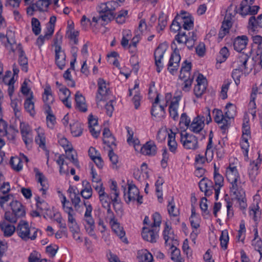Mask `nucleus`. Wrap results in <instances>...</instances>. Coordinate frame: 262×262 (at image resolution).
Instances as JSON below:
<instances>
[{
	"instance_id": "nucleus-1",
	"label": "nucleus",
	"mask_w": 262,
	"mask_h": 262,
	"mask_svg": "<svg viewBox=\"0 0 262 262\" xmlns=\"http://www.w3.org/2000/svg\"><path fill=\"white\" fill-rule=\"evenodd\" d=\"M226 176L230 183L231 195L238 201L241 209L245 210L247 207V199L236 167L230 165L226 169Z\"/></svg>"
},
{
	"instance_id": "nucleus-2",
	"label": "nucleus",
	"mask_w": 262,
	"mask_h": 262,
	"mask_svg": "<svg viewBox=\"0 0 262 262\" xmlns=\"http://www.w3.org/2000/svg\"><path fill=\"white\" fill-rule=\"evenodd\" d=\"M7 49L12 52H14L15 50H17L18 52V63L21 67V70L25 72L28 71V59L26 56L24 51L23 50L21 44H17L15 38L13 37L7 38V43L5 44Z\"/></svg>"
},
{
	"instance_id": "nucleus-3",
	"label": "nucleus",
	"mask_w": 262,
	"mask_h": 262,
	"mask_svg": "<svg viewBox=\"0 0 262 262\" xmlns=\"http://www.w3.org/2000/svg\"><path fill=\"white\" fill-rule=\"evenodd\" d=\"M118 5V3L114 1L101 4L98 11L101 14L102 21L108 23L114 19L116 16L115 10Z\"/></svg>"
},
{
	"instance_id": "nucleus-4",
	"label": "nucleus",
	"mask_w": 262,
	"mask_h": 262,
	"mask_svg": "<svg viewBox=\"0 0 262 262\" xmlns=\"http://www.w3.org/2000/svg\"><path fill=\"white\" fill-rule=\"evenodd\" d=\"M38 229L30 227L28 223L25 221H20L16 228L18 235L24 241L29 239L35 240L37 236Z\"/></svg>"
},
{
	"instance_id": "nucleus-5",
	"label": "nucleus",
	"mask_w": 262,
	"mask_h": 262,
	"mask_svg": "<svg viewBox=\"0 0 262 262\" xmlns=\"http://www.w3.org/2000/svg\"><path fill=\"white\" fill-rule=\"evenodd\" d=\"M191 67V62L187 60H185L182 64L179 78L183 80V85L182 89L185 92L189 91L190 89L194 78V75H191L190 74Z\"/></svg>"
},
{
	"instance_id": "nucleus-6",
	"label": "nucleus",
	"mask_w": 262,
	"mask_h": 262,
	"mask_svg": "<svg viewBox=\"0 0 262 262\" xmlns=\"http://www.w3.org/2000/svg\"><path fill=\"white\" fill-rule=\"evenodd\" d=\"M84 205L86 209L83 219L85 223V229L90 235L96 238L97 236L94 232L95 227V221L92 216V212L93 210L92 206L90 203L88 204V202H84Z\"/></svg>"
},
{
	"instance_id": "nucleus-7",
	"label": "nucleus",
	"mask_w": 262,
	"mask_h": 262,
	"mask_svg": "<svg viewBox=\"0 0 262 262\" xmlns=\"http://www.w3.org/2000/svg\"><path fill=\"white\" fill-rule=\"evenodd\" d=\"M213 137V134L212 130L209 133V141L206 147L205 151V156L200 155H196L195 158V166L202 167L203 164L208 161L209 159L211 160L213 156V142L212 139Z\"/></svg>"
},
{
	"instance_id": "nucleus-8",
	"label": "nucleus",
	"mask_w": 262,
	"mask_h": 262,
	"mask_svg": "<svg viewBox=\"0 0 262 262\" xmlns=\"http://www.w3.org/2000/svg\"><path fill=\"white\" fill-rule=\"evenodd\" d=\"M171 48L173 49V51L170 55V57L167 65V69L168 71L174 75L177 73L178 69L180 66V62L181 60V56L179 53V50L181 48L179 49L173 41Z\"/></svg>"
},
{
	"instance_id": "nucleus-9",
	"label": "nucleus",
	"mask_w": 262,
	"mask_h": 262,
	"mask_svg": "<svg viewBox=\"0 0 262 262\" xmlns=\"http://www.w3.org/2000/svg\"><path fill=\"white\" fill-rule=\"evenodd\" d=\"M109 89L105 81L101 78L98 80V90L96 96V101L98 107H102L107 100Z\"/></svg>"
},
{
	"instance_id": "nucleus-10",
	"label": "nucleus",
	"mask_w": 262,
	"mask_h": 262,
	"mask_svg": "<svg viewBox=\"0 0 262 262\" xmlns=\"http://www.w3.org/2000/svg\"><path fill=\"white\" fill-rule=\"evenodd\" d=\"M180 141L187 149L195 150L199 148L198 138L192 134L180 133Z\"/></svg>"
},
{
	"instance_id": "nucleus-11",
	"label": "nucleus",
	"mask_w": 262,
	"mask_h": 262,
	"mask_svg": "<svg viewBox=\"0 0 262 262\" xmlns=\"http://www.w3.org/2000/svg\"><path fill=\"white\" fill-rule=\"evenodd\" d=\"M250 129L248 122L243 124V135L241 141V147L243 150V154L247 159L248 158V151L249 144L248 140L250 138Z\"/></svg>"
},
{
	"instance_id": "nucleus-12",
	"label": "nucleus",
	"mask_w": 262,
	"mask_h": 262,
	"mask_svg": "<svg viewBox=\"0 0 262 262\" xmlns=\"http://www.w3.org/2000/svg\"><path fill=\"white\" fill-rule=\"evenodd\" d=\"M22 139L27 147H31L33 143V131L30 126L26 122H20L19 126Z\"/></svg>"
},
{
	"instance_id": "nucleus-13",
	"label": "nucleus",
	"mask_w": 262,
	"mask_h": 262,
	"mask_svg": "<svg viewBox=\"0 0 262 262\" xmlns=\"http://www.w3.org/2000/svg\"><path fill=\"white\" fill-rule=\"evenodd\" d=\"M214 121L218 124H221L220 128L222 133L225 134L229 127L230 123L228 119L223 115L221 110L215 108L213 111Z\"/></svg>"
},
{
	"instance_id": "nucleus-14",
	"label": "nucleus",
	"mask_w": 262,
	"mask_h": 262,
	"mask_svg": "<svg viewBox=\"0 0 262 262\" xmlns=\"http://www.w3.org/2000/svg\"><path fill=\"white\" fill-rule=\"evenodd\" d=\"M196 81L197 84L194 86L193 92L195 96L199 98L205 92L207 81L206 78L202 74H198Z\"/></svg>"
},
{
	"instance_id": "nucleus-15",
	"label": "nucleus",
	"mask_w": 262,
	"mask_h": 262,
	"mask_svg": "<svg viewBox=\"0 0 262 262\" xmlns=\"http://www.w3.org/2000/svg\"><path fill=\"white\" fill-rule=\"evenodd\" d=\"M42 99L44 102V109L50 112L51 105L54 101V97L52 94L51 88L49 84H47L44 88V91L42 95Z\"/></svg>"
},
{
	"instance_id": "nucleus-16",
	"label": "nucleus",
	"mask_w": 262,
	"mask_h": 262,
	"mask_svg": "<svg viewBox=\"0 0 262 262\" xmlns=\"http://www.w3.org/2000/svg\"><path fill=\"white\" fill-rule=\"evenodd\" d=\"M159 94L156 92V97L151 110V115L156 118H160L165 114V108L166 106L165 105H159Z\"/></svg>"
},
{
	"instance_id": "nucleus-17",
	"label": "nucleus",
	"mask_w": 262,
	"mask_h": 262,
	"mask_svg": "<svg viewBox=\"0 0 262 262\" xmlns=\"http://www.w3.org/2000/svg\"><path fill=\"white\" fill-rule=\"evenodd\" d=\"M127 195L128 200L126 201L127 203L135 201H137L139 204L143 203L142 196L139 195V190L134 184H128Z\"/></svg>"
},
{
	"instance_id": "nucleus-18",
	"label": "nucleus",
	"mask_w": 262,
	"mask_h": 262,
	"mask_svg": "<svg viewBox=\"0 0 262 262\" xmlns=\"http://www.w3.org/2000/svg\"><path fill=\"white\" fill-rule=\"evenodd\" d=\"M159 229L151 228L148 229L147 227H143L142 236L143 238L150 243H156L158 237V232Z\"/></svg>"
},
{
	"instance_id": "nucleus-19",
	"label": "nucleus",
	"mask_w": 262,
	"mask_h": 262,
	"mask_svg": "<svg viewBox=\"0 0 262 262\" xmlns=\"http://www.w3.org/2000/svg\"><path fill=\"white\" fill-rule=\"evenodd\" d=\"M34 171L35 173V178L37 181L39 183L41 186L40 191L42 192V195L44 197L49 188L47 179L43 174L39 171L37 168H34Z\"/></svg>"
},
{
	"instance_id": "nucleus-20",
	"label": "nucleus",
	"mask_w": 262,
	"mask_h": 262,
	"mask_svg": "<svg viewBox=\"0 0 262 262\" xmlns=\"http://www.w3.org/2000/svg\"><path fill=\"white\" fill-rule=\"evenodd\" d=\"M199 187L201 191L204 192L207 196L211 195L214 190L212 182L207 178H203L199 182Z\"/></svg>"
},
{
	"instance_id": "nucleus-21",
	"label": "nucleus",
	"mask_w": 262,
	"mask_h": 262,
	"mask_svg": "<svg viewBox=\"0 0 262 262\" xmlns=\"http://www.w3.org/2000/svg\"><path fill=\"white\" fill-rule=\"evenodd\" d=\"M55 63L59 69L62 70L66 64V54L64 51L61 50V47L58 46L55 49Z\"/></svg>"
},
{
	"instance_id": "nucleus-22",
	"label": "nucleus",
	"mask_w": 262,
	"mask_h": 262,
	"mask_svg": "<svg viewBox=\"0 0 262 262\" xmlns=\"http://www.w3.org/2000/svg\"><path fill=\"white\" fill-rule=\"evenodd\" d=\"M112 229L114 232L120 238L122 242L128 244L127 238L125 236V232L123 227L117 222L115 220L112 219L111 221Z\"/></svg>"
},
{
	"instance_id": "nucleus-23",
	"label": "nucleus",
	"mask_w": 262,
	"mask_h": 262,
	"mask_svg": "<svg viewBox=\"0 0 262 262\" xmlns=\"http://www.w3.org/2000/svg\"><path fill=\"white\" fill-rule=\"evenodd\" d=\"M76 102L75 108L81 113H85L88 111V105L85 97L79 91L75 95Z\"/></svg>"
},
{
	"instance_id": "nucleus-24",
	"label": "nucleus",
	"mask_w": 262,
	"mask_h": 262,
	"mask_svg": "<svg viewBox=\"0 0 262 262\" xmlns=\"http://www.w3.org/2000/svg\"><path fill=\"white\" fill-rule=\"evenodd\" d=\"M258 157L256 160V161H253L251 162L248 168L249 177L252 182L255 180L256 177L259 172L258 168L261 162V159L260 158V154L259 152H258Z\"/></svg>"
},
{
	"instance_id": "nucleus-25",
	"label": "nucleus",
	"mask_w": 262,
	"mask_h": 262,
	"mask_svg": "<svg viewBox=\"0 0 262 262\" xmlns=\"http://www.w3.org/2000/svg\"><path fill=\"white\" fill-rule=\"evenodd\" d=\"M182 18L181 26L186 30H189L193 27V20L189 13L182 11L178 14Z\"/></svg>"
},
{
	"instance_id": "nucleus-26",
	"label": "nucleus",
	"mask_w": 262,
	"mask_h": 262,
	"mask_svg": "<svg viewBox=\"0 0 262 262\" xmlns=\"http://www.w3.org/2000/svg\"><path fill=\"white\" fill-rule=\"evenodd\" d=\"M165 52V49H163L160 46H159L155 50L154 57L155 64L157 67L156 71L158 73H160L163 68V64L161 62V59L163 58Z\"/></svg>"
},
{
	"instance_id": "nucleus-27",
	"label": "nucleus",
	"mask_w": 262,
	"mask_h": 262,
	"mask_svg": "<svg viewBox=\"0 0 262 262\" xmlns=\"http://www.w3.org/2000/svg\"><path fill=\"white\" fill-rule=\"evenodd\" d=\"M205 117L204 116H198L195 118L191 123L189 129L195 133L200 132L204 126Z\"/></svg>"
},
{
	"instance_id": "nucleus-28",
	"label": "nucleus",
	"mask_w": 262,
	"mask_h": 262,
	"mask_svg": "<svg viewBox=\"0 0 262 262\" xmlns=\"http://www.w3.org/2000/svg\"><path fill=\"white\" fill-rule=\"evenodd\" d=\"M181 99V96L178 95L174 96L171 101L169 107V112L170 116L174 120H176L178 119L179 116L178 113V108L179 107V103Z\"/></svg>"
},
{
	"instance_id": "nucleus-29",
	"label": "nucleus",
	"mask_w": 262,
	"mask_h": 262,
	"mask_svg": "<svg viewBox=\"0 0 262 262\" xmlns=\"http://www.w3.org/2000/svg\"><path fill=\"white\" fill-rule=\"evenodd\" d=\"M157 146L152 141L147 142L140 148L141 152L144 155L153 156L157 153Z\"/></svg>"
},
{
	"instance_id": "nucleus-30",
	"label": "nucleus",
	"mask_w": 262,
	"mask_h": 262,
	"mask_svg": "<svg viewBox=\"0 0 262 262\" xmlns=\"http://www.w3.org/2000/svg\"><path fill=\"white\" fill-rule=\"evenodd\" d=\"M248 38L246 35L239 36L236 37L234 40L233 47L237 52H241L246 48L248 43Z\"/></svg>"
},
{
	"instance_id": "nucleus-31",
	"label": "nucleus",
	"mask_w": 262,
	"mask_h": 262,
	"mask_svg": "<svg viewBox=\"0 0 262 262\" xmlns=\"http://www.w3.org/2000/svg\"><path fill=\"white\" fill-rule=\"evenodd\" d=\"M10 206L12 212L16 214V216L22 217L26 214L25 207L20 202L16 200L12 201L10 203Z\"/></svg>"
},
{
	"instance_id": "nucleus-32",
	"label": "nucleus",
	"mask_w": 262,
	"mask_h": 262,
	"mask_svg": "<svg viewBox=\"0 0 262 262\" xmlns=\"http://www.w3.org/2000/svg\"><path fill=\"white\" fill-rule=\"evenodd\" d=\"M214 181L215 183L214 191L215 199H218V196L220 192L221 188L224 186V177L220 173L214 174Z\"/></svg>"
},
{
	"instance_id": "nucleus-33",
	"label": "nucleus",
	"mask_w": 262,
	"mask_h": 262,
	"mask_svg": "<svg viewBox=\"0 0 262 262\" xmlns=\"http://www.w3.org/2000/svg\"><path fill=\"white\" fill-rule=\"evenodd\" d=\"M0 227L5 237L11 236L15 231H16V228L14 225H11L5 222L1 223Z\"/></svg>"
},
{
	"instance_id": "nucleus-34",
	"label": "nucleus",
	"mask_w": 262,
	"mask_h": 262,
	"mask_svg": "<svg viewBox=\"0 0 262 262\" xmlns=\"http://www.w3.org/2000/svg\"><path fill=\"white\" fill-rule=\"evenodd\" d=\"M71 133L73 137H77L80 136L83 133V125L78 121H74L70 123Z\"/></svg>"
},
{
	"instance_id": "nucleus-35",
	"label": "nucleus",
	"mask_w": 262,
	"mask_h": 262,
	"mask_svg": "<svg viewBox=\"0 0 262 262\" xmlns=\"http://www.w3.org/2000/svg\"><path fill=\"white\" fill-rule=\"evenodd\" d=\"M249 215L255 222L260 218L261 211L260 210L258 203L253 204L249 207Z\"/></svg>"
},
{
	"instance_id": "nucleus-36",
	"label": "nucleus",
	"mask_w": 262,
	"mask_h": 262,
	"mask_svg": "<svg viewBox=\"0 0 262 262\" xmlns=\"http://www.w3.org/2000/svg\"><path fill=\"white\" fill-rule=\"evenodd\" d=\"M33 93L31 92L30 96L25 100L24 102L25 109L32 116H33L35 114L34 102L33 101Z\"/></svg>"
},
{
	"instance_id": "nucleus-37",
	"label": "nucleus",
	"mask_w": 262,
	"mask_h": 262,
	"mask_svg": "<svg viewBox=\"0 0 262 262\" xmlns=\"http://www.w3.org/2000/svg\"><path fill=\"white\" fill-rule=\"evenodd\" d=\"M111 200L114 209L116 213L122 215L123 213V206L120 199L119 197V194L116 193L115 196H111Z\"/></svg>"
},
{
	"instance_id": "nucleus-38",
	"label": "nucleus",
	"mask_w": 262,
	"mask_h": 262,
	"mask_svg": "<svg viewBox=\"0 0 262 262\" xmlns=\"http://www.w3.org/2000/svg\"><path fill=\"white\" fill-rule=\"evenodd\" d=\"M137 258L140 262H152L153 256L146 249L138 251Z\"/></svg>"
},
{
	"instance_id": "nucleus-39",
	"label": "nucleus",
	"mask_w": 262,
	"mask_h": 262,
	"mask_svg": "<svg viewBox=\"0 0 262 262\" xmlns=\"http://www.w3.org/2000/svg\"><path fill=\"white\" fill-rule=\"evenodd\" d=\"M171 227L168 225L167 223L165 224V227L163 231V237L165 240V244L166 246H170L171 241L173 240V234L171 232Z\"/></svg>"
},
{
	"instance_id": "nucleus-40",
	"label": "nucleus",
	"mask_w": 262,
	"mask_h": 262,
	"mask_svg": "<svg viewBox=\"0 0 262 262\" xmlns=\"http://www.w3.org/2000/svg\"><path fill=\"white\" fill-rule=\"evenodd\" d=\"M37 136L36 137L35 142L42 148L46 147V138L42 129L40 127H38L36 129Z\"/></svg>"
},
{
	"instance_id": "nucleus-41",
	"label": "nucleus",
	"mask_w": 262,
	"mask_h": 262,
	"mask_svg": "<svg viewBox=\"0 0 262 262\" xmlns=\"http://www.w3.org/2000/svg\"><path fill=\"white\" fill-rule=\"evenodd\" d=\"M62 208L64 211L68 215V223H73L75 221L74 215H75L74 209L71 205L70 203L69 204L67 203L62 205Z\"/></svg>"
},
{
	"instance_id": "nucleus-42",
	"label": "nucleus",
	"mask_w": 262,
	"mask_h": 262,
	"mask_svg": "<svg viewBox=\"0 0 262 262\" xmlns=\"http://www.w3.org/2000/svg\"><path fill=\"white\" fill-rule=\"evenodd\" d=\"M10 164H11L12 168L17 171H19L22 169L23 163L20 157H12L10 159Z\"/></svg>"
},
{
	"instance_id": "nucleus-43",
	"label": "nucleus",
	"mask_w": 262,
	"mask_h": 262,
	"mask_svg": "<svg viewBox=\"0 0 262 262\" xmlns=\"http://www.w3.org/2000/svg\"><path fill=\"white\" fill-rule=\"evenodd\" d=\"M36 206L38 210L40 211H48L49 210V206L48 203L43 200L41 199L39 196L35 198Z\"/></svg>"
},
{
	"instance_id": "nucleus-44",
	"label": "nucleus",
	"mask_w": 262,
	"mask_h": 262,
	"mask_svg": "<svg viewBox=\"0 0 262 262\" xmlns=\"http://www.w3.org/2000/svg\"><path fill=\"white\" fill-rule=\"evenodd\" d=\"M176 134L171 132L168 134V145L170 151L175 152L177 148V143L175 140Z\"/></svg>"
},
{
	"instance_id": "nucleus-45",
	"label": "nucleus",
	"mask_w": 262,
	"mask_h": 262,
	"mask_svg": "<svg viewBox=\"0 0 262 262\" xmlns=\"http://www.w3.org/2000/svg\"><path fill=\"white\" fill-rule=\"evenodd\" d=\"M167 210L171 217H177L179 215V210L174 205L173 198H172L171 201L169 202L167 206Z\"/></svg>"
},
{
	"instance_id": "nucleus-46",
	"label": "nucleus",
	"mask_w": 262,
	"mask_h": 262,
	"mask_svg": "<svg viewBox=\"0 0 262 262\" xmlns=\"http://www.w3.org/2000/svg\"><path fill=\"white\" fill-rule=\"evenodd\" d=\"M249 57L247 54H242L237 59L236 63L238 65L239 68L246 70L247 68V62Z\"/></svg>"
},
{
	"instance_id": "nucleus-47",
	"label": "nucleus",
	"mask_w": 262,
	"mask_h": 262,
	"mask_svg": "<svg viewBox=\"0 0 262 262\" xmlns=\"http://www.w3.org/2000/svg\"><path fill=\"white\" fill-rule=\"evenodd\" d=\"M169 246L171 248H174L171 252V259L175 262H183L181 257L180 250L174 247L173 244H170Z\"/></svg>"
},
{
	"instance_id": "nucleus-48",
	"label": "nucleus",
	"mask_w": 262,
	"mask_h": 262,
	"mask_svg": "<svg viewBox=\"0 0 262 262\" xmlns=\"http://www.w3.org/2000/svg\"><path fill=\"white\" fill-rule=\"evenodd\" d=\"M182 18L178 14L173 20L171 25H170V29L174 33L179 31L182 27L181 26Z\"/></svg>"
},
{
	"instance_id": "nucleus-49",
	"label": "nucleus",
	"mask_w": 262,
	"mask_h": 262,
	"mask_svg": "<svg viewBox=\"0 0 262 262\" xmlns=\"http://www.w3.org/2000/svg\"><path fill=\"white\" fill-rule=\"evenodd\" d=\"M226 112L225 113V116L229 120L230 118H233L235 115V106L231 103H228L225 107Z\"/></svg>"
},
{
	"instance_id": "nucleus-50",
	"label": "nucleus",
	"mask_w": 262,
	"mask_h": 262,
	"mask_svg": "<svg viewBox=\"0 0 262 262\" xmlns=\"http://www.w3.org/2000/svg\"><path fill=\"white\" fill-rule=\"evenodd\" d=\"M31 27L33 33L35 35H38L41 32V25L39 20L33 17L31 19Z\"/></svg>"
},
{
	"instance_id": "nucleus-51",
	"label": "nucleus",
	"mask_w": 262,
	"mask_h": 262,
	"mask_svg": "<svg viewBox=\"0 0 262 262\" xmlns=\"http://www.w3.org/2000/svg\"><path fill=\"white\" fill-rule=\"evenodd\" d=\"M34 5L37 11H46L50 5V0H38Z\"/></svg>"
},
{
	"instance_id": "nucleus-52",
	"label": "nucleus",
	"mask_w": 262,
	"mask_h": 262,
	"mask_svg": "<svg viewBox=\"0 0 262 262\" xmlns=\"http://www.w3.org/2000/svg\"><path fill=\"white\" fill-rule=\"evenodd\" d=\"M221 246L224 250L227 248L228 243L229 242L228 232L227 230L222 231L221 235L220 237Z\"/></svg>"
},
{
	"instance_id": "nucleus-53",
	"label": "nucleus",
	"mask_w": 262,
	"mask_h": 262,
	"mask_svg": "<svg viewBox=\"0 0 262 262\" xmlns=\"http://www.w3.org/2000/svg\"><path fill=\"white\" fill-rule=\"evenodd\" d=\"M69 197L75 210L78 211L80 207V203L81 202L79 193L72 194Z\"/></svg>"
},
{
	"instance_id": "nucleus-54",
	"label": "nucleus",
	"mask_w": 262,
	"mask_h": 262,
	"mask_svg": "<svg viewBox=\"0 0 262 262\" xmlns=\"http://www.w3.org/2000/svg\"><path fill=\"white\" fill-rule=\"evenodd\" d=\"M251 5L247 1H243L240 4L239 13L243 16L249 14Z\"/></svg>"
},
{
	"instance_id": "nucleus-55",
	"label": "nucleus",
	"mask_w": 262,
	"mask_h": 262,
	"mask_svg": "<svg viewBox=\"0 0 262 262\" xmlns=\"http://www.w3.org/2000/svg\"><path fill=\"white\" fill-rule=\"evenodd\" d=\"M187 36L185 33H181L179 32L178 34L175 36L174 40H176L178 44L181 45L182 47H185V43L187 42Z\"/></svg>"
},
{
	"instance_id": "nucleus-56",
	"label": "nucleus",
	"mask_w": 262,
	"mask_h": 262,
	"mask_svg": "<svg viewBox=\"0 0 262 262\" xmlns=\"http://www.w3.org/2000/svg\"><path fill=\"white\" fill-rule=\"evenodd\" d=\"M200 207L202 211V215L205 218H207L209 215V212L208 210V205L207 204V199L205 198L202 199L200 204Z\"/></svg>"
},
{
	"instance_id": "nucleus-57",
	"label": "nucleus",
	"mask_w": 262,
	"mask_h": 262,
	"mask_svg": "<svg viewBox=\"0 0 262 262\" xmlns=\"http://www.w3.org/2000/svg\"><path fill=\"white\" fill-rule=\"evenodd\" d=\"M5 219L11 223H16L19 217L16 215L13 212L6 211L4 215Z\"/></svg>"
},
{
	"instance_id": "nucleus-58",
	"label": "nucleus",
	"mask_w": 262,
	"mask_h": 262,
	"mask_svg": "<svg viewBox=\"0 0 262 262\" xmlns=\"http://www.w3.org/2000/svg\"><path fill=\"white\" fill-rule=\"evenodd\" d=\"M152 219L154 222L151 225V228L159 229L162 221L161 215L158 212H155L152 215Z\"/></svg>"
},
{
	"instance_id": "nucleus-59",
	"label": "nucleus",
	"mask_w": 262,
	"mask_h": 262,
	"mask_svg": "<svg viewBox=\"0 0 262 262\" xmlns=\"http://www.w3.org/2000/svg\"><path fill=\"white\" fill-rule=\"evenodd\" d=\"M128 12L127 10H121L118 13H116V21L118 24H123L125 22V17L127 16Z\"/></svg>"
},
{
	"instance_id": "nucleus-60",
	"label": "nucleus",
	"mask_w": 262,
	"mask_h": 262,
	"mask_svg": "<svg viewBox=\"0 0 262 262\" xmlns=\"http://www.w3.org/2000/svg\"><path fill=\"white\" fill-rule=\"evenodd\" d=\"M45 112L47 114V121L48 126L50 128H52L56 122L55 117L52 114V111L51 108H50V112L47 111V110H45Z\"/></svg>"
},
{
	"instance_id": "nucleus-61",
	"label": "nucleus",
	"mask_w": 262,
	"mask_h": 262,
	"mask_svg": "<svg viewBox=\"0 0 262 262\" xmlns=\"http://www.w3.org/2000/svg\"><path fill=\"white\" fill-rule=\"evenodd\" d=\"M167 25V20L162 14L159 17L158 26L157 28V31L159 33L160 31H162Z\"/></svg>"
},
{
	"instance_id": "nucleus-62",
	"label": "nucleus",
	"mask_w": 262,
	"mask_h": 262,
	"mask_svg": "<svg viewBox=\"0 0 262 262\" xmlns=\"http://www.w3.org/2000/svg\"><path fill=\"white\" fill-rule=\"evenodd\" d=\"M252 40L253 42V46H255L257 48V50L258 49H262V36L260 35L253 36Z\"/></svg>"
},
{
	"instance_id": "nucleus-63",
	"label": "nucleus",
	"mask_w": 262,
	"mask_h": 262,
	"mask_svg": "<svg viewBox=\"0 0 262 262\" xmlns=\"http://www.w3.org/2000/svg\"><path fill=\"white\" fill-rule=\"evenodd\" d=\"M252 245L254 247L255 249L262 255V241L260 238L257 241L253 239L252 241Z\"/></svg>"
},
{
	"instance_id": "nucleus-64",
	"label": "nucleus",
	"mask_w": 262,
	"mask_h": 262,
	"mask_svg": "<svg viewBox=\"0 0 262 262\" xmlns=\"http://www.w3.org/2000/svg\"><path fill=\"white\" fill-rule=\"evenodd\" d=\"M40 255L35 251L30 253L29 257V262H40Z\"/></svg>"
}]
</instances>
